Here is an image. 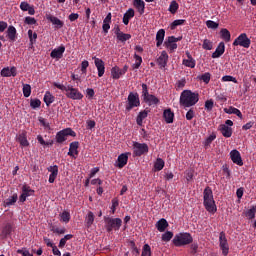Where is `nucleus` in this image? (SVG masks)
<instances>
[{
	"label": "nucleus",
	"instance_id": "nucleus-63",
	"mask_svg": "<svg viewBox=\"0 0 256 256\" xmlns=\"http://www.w3.org/2000/svg\"><path fill=\"white\" fill-rule=\"evenodd\" d=\"M24 23L26 25H37V20L34 17L27 16L25 17Z\"/></svg>",
	"mask_w": 256,
	"mask_h": 256
},
{
	"label": "nucleus",
	"instance_id": "nucleus-34",
	"mask_svg": "<svg viewBox=\"0 0 256 256\" xmlns=\"http://www.w3.org/2000/svg\"><path fill=\"white\" fill-rule=\"evenodd\" d=\"M149 115V112L147 110H143L139 112L137 118H136V123L139 125V127H143V120L147 119V116Z\"/></svg>",
	"mask_w": 256,
	"mask_h": 256
},
{
	"label": "nucleus",
	"instance_id": "nucleus-50",
	"mask_svg": "<svg viewBox=\"0 0 256 256\" xmlns=\"http://www.w3.org/2000/svg\"><path fill=\"white\" fill-rule=\"evenodd\" d=\"M22 91H23L24 97H31V85L23 84Z\"/></svg>",
	"mask_w": 256,
	"mask_h": 256
},
{
	"label": "nucleus",
	"instance_id": "nucleus-53",
	"mask_svg": "<svg viewBox=\"0 0 256 256\" xmlns=\"http://www.w3.org/2000/svg\"><path fill=\"white\" fill-rule=\"evenodd\" d=\"M215 139H217V136L215 134L210 135L204 141V147L207 149V147H209V145H211L213 143V141H215Z\"/></svg>",
	"mask_w": 256,
	"mask_h": 256
},
{
	"label": "nucleus",
	"instance_id": "nucleus-29",
	"mask_svg": "<svg viewBox=\"0 0 256 256\" xmlns=\"http://www.w3.org/2000/svg\"><path fill=\"white\" fill-rule=\"evenodd\" d=\"M163 118L166 121V123L171 124L175 119V113H173L171 109H166L163 112Z\"/></svg>",
	"mask_w": 256,
	"mask_h": 256
},
{
	"label": "nucleus",
	"instance_id": "nucleus-9",
	"mask_svg": "<svg viewBox=\"0 0 256 256\" xmlns=\"http://www.w3.org/2000/svg\"><path fill=\"white\" fill-rule=\"evenodd\" d=\"M149 153V146L146 143L133 142L134 157H141Z\"/></svg>",
	"mask_w": 256,
	"mask_h": 256
},
{
	"label": "nucleus",
	"instance_id": "nucleus-52",
	"mask_svg": "<svg viewBox=\"0 0 256 256\" xmlns=\"http://www.w3.org/2000/svg\"><path fill=\"white\" fill-rule=\"evenodd\" d=\"M50 231H52V233H56L57 235H65V228H58L56 226H51L50 227Z\"/></svg>",
	"mask_w": 256,
	"mask_h": 256
},
{
	"label": "nucleus",
	"instance_id": "nucleus-27",
	"mask_svg": "<svg viewBox=\"0 0 256 256\" xmlns=\"http://www.w3.org/2000/svg\"><path fill=\"white\" fill-rule=\"evenodd\" d=\"M224 113H227L228 115H237L239 119H243V113H241V110L230 106L229 108H224Z\"/></svg>",
	"mask_w": 256,
	"mask_h": 256
},
{
	"label": "nucleus",
	"instance_id": "nucleus-41",
	"mask_svg": "<svg viewBox=\"0 0 256 256\" xmlns=\"http://www.w3.org/2000/svg\"><path fill=\"white\" fill-rule=\"evenodd\" d=\"M121 68L119 66H114L111 69V77L112 79H120L121 78Z\"/></svg>",
	"mask_w": 256,
	"mask_h": 256
},
{
	"label": "nucleus",
	"instance_id": "nucleus-58",
	"mask_svg": "<svg viewBox=\"0 0 256 256\" xmlns=\"http://www.w3.org/2000/svg\"><path fill=\"white\" fill-rule=\"evenodd\" d=\"M149 87L147 86V84L143 83L142 84V99L144 100L147 96H149Z\"/></svg>",
	"mask_w": 256,
	"mask_h": 256
},
{
	"label": "nucleus",
	"instance_id": "nucleus-22",
	"mask_svg": "<svg viewBox=\"0 0 256 256\" xmlns=\"http://www.w3.org/2000/svg\"><path fill=\"white\" fill-rule=\"evenodd\" d=\"M79 142L78 141H74L70 143L69 146V152H68V156L69 157H74V159L76 158L75 155H79Z\"/></svg>",
	"mask_w": 256,
	"mask_h": 256
},
{
	"label": "nucleus",
	"instance_id": "nucleus-23",
	"mask_svg": "<svg viewBox=\"0 0 256 256\" xmlns=\"http://www.w3.org/2000/svg\"><path fill=\"white\" fill-rule=\"evenodd\" d=\"M16 141H18V143L20 144L21 147H29V140H27V132L23 131L22 133H20L17 138Z\"/></svg>",
	"mask_w": 256,
	"mask_h": 256
},
{
	"label": "nucleus",
	"instance_id": "nucleus-8",
	"mask_svg": "<svg viewBox=\"0 0 256 256\" xmlns=\"http://www.w3.org/2000/svg\"><path fill=\"white\" fill-rule=\"evenodd\" d=\"M233 47H244V49H249L251 47V39L247 34H240L232 43Z\"/></svg>",
	"mask_w": 256,
	"mask_h": 256
},
{
	"label": "nucleus",
	"instance_id": "nucleus-25",
	"mask_svg": "<svg viewBox=\"0 0 256 256\" xmlns=\"http://www.w3.org/2000/svg\"><path fill=\"white\" fill-rule=\"evenodd\" d=\"M11 233H13V224L11 223H7L1 232V237L2 239H7L9 237V235H11Z\"/></svg>",
	"mask_w": 256,
	"mask_h": 256
},
{
	"label": "nucleus",
	"instance_id": "nucleus-35",
	"mask_svg": "<svg viewBox=\"0 0 256 256\" xmlns=\"http://www.w3.org/2000/svg\"><path fill=\"white\" fill-rule=\"evenodd\" d=\"M144 103H147L149 106L159 104V98L153 94H149L146 98L143 99Z\"/></svg>",
	"mask_w": 256,
	"mask_h": 256
},
{
	"label": "nucleus",
	"instance_id": "nucleus-31",
	"mask_svg": "<svg viewBox=\"0 0 256 256\" xmlns=\"http://www.w3.org/2000/svg\"><path fill=\"white\" fill-rule=\"evenodd\" d=\"M133 6L135 7V9H137V11L140 15H143V13H145V1H143V0H134L133 1Z\"/></svg>",
	"mask_w": 256,
	"mask_h": 256
},
{
	"label": "nucleus",
	"instance_id": "nucleus-7",
	"mask_svg": "<svg viewBox=\"0 0 256 256\" xmlns=\"http://www.w3.org/2000/svg\"><path fill=\"white\" fill-rule=\"evenodd\" d=\"M67 137H77V133H75L71 128L63 129L56 133V143H65V141H67Z\"/></svg>",
	"mask_w": 256,
	"mask_h": 256
},
{
	"label": "nucleus",
	"instance_id": "nucleus-46",
	"mask_svg": "<svg viewBox=\"0 0 256 256\" xmlns=\"http://www.w3.org/2000/svg\"><path fill=\"white\" fill-rule=\"evenodd\" d=\"M205 110L209 113L213 111V107H215V102H213V99H209L205 101Z\"/></svg>",
	"mask_w": 256,
	"mask_h": 256
},
{
	"label": "nucleus",
	"instance_id": "nucleus-64",
	"mask_svg": "<svg viewBox=\"0 0 256 256\" xmlns=\"http://www.w3.org/2000/svg\"><path fill=\"white\" fill-rule=\"evenodd\" d=\"M222 81H224V82L232 81V83H237V78H235L233 76L226 75V76L222 77Z\"/></svg>",
	"mask_w": 256,
	"mask_h": 256
},
{
	"label": "nucleus",
	"instance_id": "nucleus-20",
	"mask_svg": "<svg viewBox=\"0 0 256 256\" xmlns=\"http://www.w3.org/2000/svg\"><path fill=\"white\" fill-rule=\"evenodd\" d=\"M225 53V42H220L216 50L212 53V59H219Z\"/></svg>",
	"mask_w": 256,
	"mask_h": 256
},
{
	"label": "nucleus",
	"instance_id": "nucleus-3",
	"mask_svg": "<svg viewBox=\"0 0 256 256\" xmlns=\"http://www.w3.org/2000/svg\"><path fill=\"white\" fill-rule=\"evenodd\" d=\"M203 199V205L206 211L212 214L217 213V205L215 204V199L213 198V190L211 189V187L207 186L204 189Z\"/></svg>",
	"mask_w": 256,
	"mask_h": 256
},
{
	"label": "nucleus",
	"instance_id": "nucleus-4",
	"mask_svg": "<svg viewBox=\"0 0 256 256\" xmlns=\"http://www.w3.org/2000/svg\"><path fill=\"white\" fill-rule=\"evenodd\" d=\"M172 243L175 247H185L193 243V236L189 232H180L174 236Z\"/></svg>",
	"mask_w": 256,
	"mask_h": 256
},
{
	"label": "nucleus",
	"instance_id": "nucleus-36",
	"mask_svg": "<svg viewBox=\"0 0 256 256\" xmlns=\"http://www.w3.org/2000/svg\"><path fill=\"white\" fill-rule=\"evenodd\" d=\"M7 37L10 41H15V39L17 37V29L14 26L8 27Z\"/></svg>",
	"mask_w": 256,
	"mask_h": 256
},
{
	"label": "nucleus",
	"instance_id": "nucleus-14",
	"mask_svg": "<svg viewBox=\"0 0 256 256\" xmlns=\"http://www.w3.org/2000/svg\"><path fill=\"white\" fill-rule=\"evenodd\" d=\"M164 47L168 49L170 53H173L177 49V43L175 42V36H169L165 42Z\"/></svg>",
	"mask_w": 256,
	"mask_h": 256
},
{
	"label": "nucleus",
	"instance_id": "nucleus-39",
	"mask_svg": "<svg viewBox=\"0 0 256 256\" xmlns=\"http://www.w3.org/2000/svg\"><path fill=\"white\" fill-rule=\"evenodd\" d=\"M17 199H19L17 193H14L12 196H10L8 199L4 201L5 206L11 207V205H15V203H17Z\"/></svg>",
	"mask_w": 256,
	"mask_h": 256
},
{
	"label": "nucleus",
	"instance_id": "nucleus-1",
	"mask_svg": "<svg viewBox=\"0 0 256 256\" xmlns=\"http://www.w3.org/2000/svg\"><path fill=\"white\" fill-rule=\"evenodd\" d=\"M199 103V93L191 90H184L180 95V105L183 107H193Z\"/></svg>",
	"mask_w": 256,
	"mask_h": 256
},
{
	"label": "nucleus",
	"instance_id": "nucleus-15",
	"mask_svg": "<svg viewBox=\"0 0 256 256\" xmlns=\"http://www.w3.org/2000/svg\"><path fill=\"white\" fill-rule=\"evenodd\" d=\"M47 171H49V183H55V180L57 179V176L59 175V166L54 165L47 168Z\"/></svg>",
	"mask_w": 256,
	"mask_h": 256
},
{
	"label": "nucleus",
	"instance_id": "nucleus-6",
	"mask_svg": "<svg viewBox=\"0 0 256 256\" xmlns=\"http://www.w3.org/2000/svg\"><path fill=\"white\" fill-rule=\"evenodd\" d=\"M141 106V100L139 99V93L130 92L127 98L125 109L129 113V111L135 109V107Z\"/></svg>",
	"mask_w": 256,
	"mask_h": 256
},
{
	"label": "nucleus",
	"instance_id": "nucleus-62",
	"mask_svg": "<svg viewBox=\"0 0 256 256\" xmlns=\"http://www.w3.org/2000/svg\"><path fill=\"white\" fill-rule=\"evenodd\" d=\"M185 24V20L183 19H178V20H174L171 23V29H176L177 27H179V25H184Z\"/></svg>",
	"mask_w": 256,
	"mask_h": 256
},
{
	"label": "nucleus",
	"instance_id": "nucleus-24",
	"mask_svg": "<svg viewBox=\"0 0 256 256\" xmlns=\"http://www.w3.org/2000/svg\"><path fill=\"white\" fill-rule=\"evenodd\" d=\"M220 133L223 135V137H226L227 139H229V137H231L233 135V128H231L225 124H221L220 125Z\"/></svg>",
	"mask_w": 256,
	"mask_h": 256
},
{
	"label": "nucleus",
	"instance_id": "nucleus-12",
	"mask_svg": "<svg viewBox=\"0 0 256 256\" xmlns=\"http://www.w3.org/2000/svg\"><path fill=\"white\" fill-rule=\"evenodd\" d=\"M230 159L235 165L243 167V158H241V152H239L237 149L230 152Z\"/></svg>",
	"mask_w": 256,
	"mask_h": 256
},
{
	"label": "nucleus",
	"instance_id": "nucleus-56",
	"mask_svg": "<svg viewBox=\"0 0 256 256\" xmlns=\"http://www.w3.org/2000/svg\"><path fill=\"white\" fill-rule=\"evenodd\" d=\"M30 107H32V109H39V107H41V100L39 99H31L30 100Z\"/></svg>",
	"mask_w": 256,
	"mask_h": 256
},
{
	"label": "nucleus",
	"instance_id": "nucleus-28",
	"mask_svg": "<svg viewBox=\"0 0 256 256\" xmlns=\"http://www.w3.org/2000/svg\"><path fill=\"white\" fill-rule=\"evenodd\" d=\"M155 227L160 233H163L169 227V222L165 218H162L156 223Z\"/></svg>",
	"mask_w": 256,
	"mask_h": 256
},
{
	"label": "nucleus",
	"instance_id": "nucleus-17",
	"mask_svg": "<svg viewBox=\"0 0 256 256\" xmlns=\"http://www.w3.org/2000/svg\"><path fill=\"white\" fill-rule=\"evenodd\" d=\"M0 75L1 77H17V68L15 66L3 68Z\"/></svg>",
	"mask_w": 256,
	"mask_h": 256
},
{
	"label": "nucleus",
	"instance_id": "nucleus-61",
	"mask_svg": "<svg viewBox=\"0 0 256 256\" xmlns=\"http://www.w3.org/2000/svg\"><path fill=\"white\" fill-rule=\"evenodd\" d=\"M201 81L204 83L209 84V81H211V73L206 72L200 76Z\"/></svg>",
	"mask_w": 256,
	"mask_h": 256
},
{
	"label": "nucleus",
	"instance_id": "nucleus-30",
	"mask_svg": "<svg viewBox=\"0 0 256 256\" xmlns=\"http://www.w3.org/2000/svg\"><path fill=\"white\" fill-rule=\"evenodd\" d=\"M165 41V29H160L156 33V47H161Z\"/></svg>",
	"mask_w": 256,
	"mask_h": 256
},
{
	"label": "nucleus",
	"instance_id": "nucleus-51",
	"mask_svg": "<svg viewBox=\"0 0 256 256\" xmlns=\"http://www.w3.org/2000/svg\"><path fill=\"white\" fill-rule=\"evenodd\" d=\"M171 239H173V232L167 231L164 234H162V241H164L165 243H169Z\"/></svg>",
	"mask_w": 256,
	"mask_h": 256
},
{
	"label": "nucleus",
	"instance_id": "nucleus-38",
	"mask_svg": "<svg viewBox=\"0 0 256 256\" xmlns=\"http://www.w3.org/2000/svg\"><path fill=\"white\" fill-rule=\"evenodd\" d=\"M54 101H55V96H53L51 92L46 91L44 95V103H46V106L49 107L51 103H53Z\"/></svg>",
	"mask_w": 256,
	"mask_h": 256
},
{
	"label": "nucleus",
	"instance_id": "nucleus-47",
	"mask_svg": "<svg viewBox=\"0 0 256 256\" xmlns=\"http://www.w3.org/2000/svg\"><path fill=\"white\" fill-rule=\"evenodd\" d=\"M202 48L205 49V51H211V49H213V43L209 39H204Z\"/></svg>",
	"mask_w": 256,
	"mask_h": 256
},
{
	"label": "nucleus",
	"instance_id": "nucleus-19",
	"mask_svg": "<svg viewBox=\"0 0 256 256\" xmlns=\"http://www.w3.org/2000/svg\"><path fill=\"white\" fill-rule=\"evenodd\" d=\"M94 64L98 71V77H103L105 75V62L99 58H94Z\"/></svg>",
	"mask_w": 256,
	"mask_h": 256
},
{
	"label": "nucleus",
	"instance_id": "nucleus-45",
	"mask_svg": "<svg viewBox=\"0 0 256 256\" xmlns=\"http://www.w3.org/2000/svg\"><path fill=\"white\" fill-rule=\"evenodd\" d=\"M178 10H179V3H177V1H172L170 3L168 11H170V13H172V15H175Z\"/></svg>",
	"mask_w": 256,
	"mask_h": 256
},
{
	"label": "nucleus",
	"instance_id": "nucleus-43",
	"mask_svg": "<svg viewBox=\"0 0 256 256\" xmlns=\"http://www.w3.org/2000/svg\"><path fill=\"white\" fill-rule=\"evenodd\" d=\"M255 215H256V205L252 206L249 210H247L245 212V217H247V219H255Z\"/></svg>",
	"mask_w": 256,
	"mask_h": 256
},
{
	"label": "nucleus",
	"instance_id": "nucleus-33",
	"mask_svg": "<svg viewBox=\"0 0 256 256\" xmlns=\"http://www.w3.org/2000/svg\"><path fill=\"white\" fill-rule=\"evenodd\" d=\"M111 19H112V15H111V12H109L105 17V19L103 20L102 29L104 33H109V30L111 29V25L109 23H111Z\"/></svg>",
	"mask_w": 256,
	"mask_h": 256
},
{
	"label": "nucleus",
	"instance_id": "nucleus-60",
	"mask_svg": "<svg viewBox=\"0 0 256 256\" xmlns=\"http://www.w3.org/2000/svg\"><path fill=\"white\" fill-rule=\"evenodd\" d=\"M38 121H39L40 125H42V127H44V129H51V124H49V122H47V120H45V118L39 117Z\"/></svg>",
	"mask_w": 256,
	"mask_h": 256
},
{
	"label": "nucleus",
	"instance_id": "nucleus-42",
	"mask_svg": "<svg viewBox=\"0 0 256 256\" xmlns=\"http://www.w3.org/2000/svg\"><path fill=\"white\" fill-rule=\"evenodd\" d=\"M163 167H165V161L161 158H157L154 163L155 171H163Z\"/></svg>",
	"mask_w": 256,
	"mask_h": 256
},
{
	"label": "nucleus",
	"instance_id": "nucleus-11",
	"mask_svg": "<svg viewBox=\"0 0 256 256\" xmlns=\"http://www.w3.org/2000/svg\"><path fill=\"white\" fill-rule=\"evenodd\" d=\"M35 193V190L31 189V186L23 185L22 194L19 197L20 203H25L27 197H31Z\"/></svg>",
	"mask_w": 256,
	"mask_h": 256
},
{
	"label": "nucleus",
	"instance_id": "nucleus-16",
	"mask_svg": "<svg viewBox=\"0 0 256 256\" xmlns=\"http://www.w3.org/2000/svg\"><path fill=\"white\" fill-rule=\"evenodd\" d=\"M168 61H169V54H167V51H162L159 58L157 59V63L160 69H165L167 67Z\"/></svg>",
	"mask_w": 256,
	"mask_h": 256
},
{
	"label": "nucleus",
	"instance_id": "nucleus-5",
	"mask_svg": "<svg viewBox=\"0 0 256 256\" xmlns=\"http://www.w3.org/2000/svg\"><path fill=\"white\" fill-rule=\"evenodd\" d=\"M105 229L108 233L111 231H119L121 225H123V220L121 218H111L109 216H104Z\"/></svg>",
	"mask_w": 256,
	"mask_h": 256
},
{
	"label": "nucleus",
	"instance_id": "nucleus-59",
	"mask_svg": "<svg viewBox=\"0 0 256 256\" xmlns=\"http://www.w3.org/2000/svg\"><path fill=\"white\" fill-rule=\"evenodd\" d=\"M206 26L208 27V29H218L219 23H217L213 20H208V21H206Z\"/></svg>",
	"mask_w": 256,
	"mask_h": 256
},
{
	"label": "nucleus",
	"instance_id": "nucleus-48",
	"mask_svg": "<svg viewBox=\"0 0 256 256\" xmlns=\"http://www.w3.org/2000/svg\"><path fill=\"white\" fill-rule=\"evenodd\" d=\"M61 217V221H63V223H69V221H71V213L67 212V211H63L60 214Z\"/></svg>",
	"mask_w": 256,
	"mask_h": 256
},
{
	"label": "nucleus",
	"instance_id": "nucleus-10",
	"mask_svg": "<svg viewBox=\"0 0 256 256\" xmlns=\"http://www.w3.org/2000/svg\"><path fill=\"white\" fill-rule=\"evenodd\" d=\"M219 245L222 251V255L227 256L229 255V243L227 242V236L222 231L219 234Z\"/></svg>",
	"mask_w": 256,
	"mask_h": 256
},
{
	"label": "nucleus",
	"instance_id": "nucleus-26",
	"mask_svg": "<svg viewBox=\"0 0 256 256\" xmlns=\"http://www.w3.org/2000/svg\"><path fill=\"white\" fill-rule=\"evenodd\" d=\"M135 17V10L133 8H129L126 13L123 15V23L124 25H129V21Z\"/></svg>",
	"mask_w": 256,
	"mask_h": 256
},
{
	"label": "nucleus",
	"instance_id": "nucleus-54",
	"mask_svg": "<svg viewBox=\"0 0 256 256\" xmlns=\"http://www.w3.org/2000/svg\"><path fill=\"white\" fill-rule=\"evenodd\" d=\"M28 37L30 39L31 45L36 43V41H37V33L36 32L33 33V30H28Z\"/></svg>",
	"mask_w": 256,
	"mask_h": 256
},
{
	"label": "nucleus",
	"instance_id": "nucleus-37",
	"mask_svg": "<svg viewBox=\"0 0 256 256\" xmlns=\"http://www.w3.org/2000/svg\"><path fill=\"white\" fill-rule=\"evenodd\" d=\"M220 37L223 39V41L229 43V41H231V32H229L226 28H222L220 30Z\"/></svg>",
	"mask_w": 256,
	"mask_h": 256
},
{
	"label": "nucleus",
	"instance_id": "nucleus-21",
	"mask_svg": "<svg viewBox=\"0 0 256 256\" xmlns=\"http://www.w3.org/2000/svg\"><path fill=\"white\" fill-rule=\"evenodd\" d=\"M186 56L188 57V59H183L182 65H185V67H190V69H195L196 62L189 51H186Z\"/></svg>",
	"mask_w": 256,
	"mask_h": 256
},
{
	"label": "nucleus",
	"instance_id": "nucleus-2",
	"mask_svg": "<svg viewBox=\"0 0 256 256\" xmlns=\"http://www.w3.org/2000/svg\"><path fill=\"white\" fill-rule=\"evenodd\" d=\"M53 86L60 89V91H65L68 99H72L73 101H81V99H83V93H81L79 89L73 88L72 85L65 86L63 84L53 82Z\"/></svg>",
	"mask_w": 256,
	"mask_h": 256
},
{
	"label": "nucleus",
	"instance_id": "nucleus-49",
	"mask_svg": "<svg viewBox=\"0 0 256 256\" xmlns=\"http://www.w3.org/2000/svg\"><path fill=\"white\" fill-rule=\"evenodd\" d=\"M151 255H152L151 246L149 244H144L142 248L141 256H151Z\"/></svg>",
	"mask_w": 256,
	"mask_h": 256
},
{
	"label": "nucleus",
	"instance_id": "nucleus-40",
	"mask_svg": "<svg viewBox=\"0 0 256 256\" xmlns=\"http://www.w3.org/2000/svg\"><path fill=\"white\" fill-rule=\"evenodd\" d=\"M94 222H95V214L89 211L85 218L86 227H91V225H93Z\"/></svg>",
	"mask_w": 256,
	"mask_h": 256
},
{
	"label": "nucleus",
	"instance_id": "nucleus-13",
	"mask_svg": "<svg viewBox=\"0 0 256 256\" xmlns=\"http://www.w3.org/2000/svg\"><path fill=\"white\" fill-rule=\"evenodd\" d=\"M46 19H47V21H50V23H52V25H54L55 29H62L63 25H65V23L61 19H59L51 14H47Z\"/></svg>",
	"mask_w": 256,
	"mask_h": 256
},
{
	"label": "nucleus",
	"instance_id": "nucleus-32",
	"mask_svg": "<svg viewBox=\"0 0 256 256\" xmlns=\"http://www.w3.org/2000/svg\"><path fill=\"white\" fill-rule=\"evenodd\" d=\"M117 161L118 163L116 164V167L123 169V167L127 165V161H129V156H127V154H121L118 156Z\"/></svg>",
	"mask_w": 256,
	"mask_h": 256
},
{
	"label": "nucleus",
	"instance_id": "nucleus-18",
	"mask_svg": "<svg viewBox=\"0 0 256 256\" xmlns=\"http://www.w3.org/2000/svg\"><path fill=\"white\" fill-rule=\"evenodd\" d=\"M63 53H65V46L60 45L58 48H55L51 51L50 57L52 59H62Z\"/></svg>",
	"mask_w": 256,
	"mask_h": 256
},
{
	"label": "nucleus",
	"instance_id": "nucleus-55",
	"mask_svg": "<svg viewBox=\"0 0 256 256\" xmlns=\"http://www.w3.org/2000/svg\"><path fill=\"white\" fill-rule=\"evenodd\" d=\"M117 39L118 41L125 43V41H129V39H131V34H125L122 32L120 35L117 36Z\"/></svg>",
	"mask_w": 256,
	"mask_h": 256
},
{
	"label": "nucleus",
	"instance_id": "nucleus-57",
	"mask_svg": "<svg viewBox=\"0 0 256 256\" xmlns=\"http://www.w3.org/2000/svg\"><path fill=\"white\" fill-rule=\"evenodd\" d=\"M186 84H187V81L184 78L181 80H178L175 85L176 91H181V89H183V87H185Z\"/></svg>",
	"mask_w": 256,
	"mask_h": 256
},
{
	"label": "nucleus",
	"instance_id": "nucleus-44",
	"mask_svg": "<svg viewBox=\"0 0 256 256\" xmlns=\"http://www.w3.org/2000/svg\"><path fill=\"white\" fill-rule=\"evenodd\" d=\"M134 59L136 62L132 65V69H139V67H141V63H143V58L135 53Z\"/></svg>",
	"mask_w": 256,
	"mask_h": 256
}]
</instances>
